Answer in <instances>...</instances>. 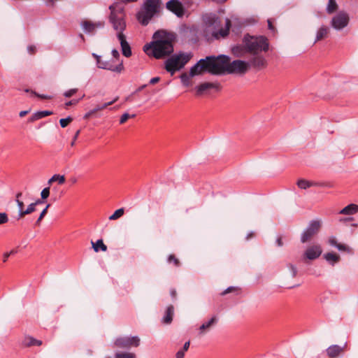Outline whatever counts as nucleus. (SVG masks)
Instances as JSON below:
<instances>
[{
    "instance_id": "nucleus-1",
    "label": "nucleus",
    "mask_w": 358,
    "mask_h": 358,
    "mask_svg": "<svg viewBox=\"0 0 358 358\" xmlns=\"http://www.w3.org/2000/svg\"><path fill=\"white\" fill-rule=\"evenodd\" d=\"M109 9L110 10L109 22L117 31V37L120 43L122 55L129 57L132 54L131 49L123 34L126 29L124 8L120 3H114L109 6Z\"/></svg>"
},
{
    "instance_id": "nucleus-2",
    "label": "nucleus",
    "mask_w": 358,
    "mask_h": 358,
    "mask_svg": "<svg viewBox=\"0 0 358 358\" xmlns=\"http://www.w3.org/2000/svg\"><path fill=\"white\" fill-rule=\"evenodd\" d=\"M152 38V42L145 44L143 47L146 54H152L156 59H162L173 52V35L164 30H158L155 32Z\"/></svg>"
},
{
    "instance_id": "nucleus-3",
    "label": "nucleus",
    "mask_w": 358,
    "mask_h": 358,
    "mask_svg": "<svg viewBox=\"0 0 358 358\" xmlns=\"http://www.w3.org/2000/svg\"><path fill=\"white\" fill-rule=\"evenodd\" d=\"M220 55L217 57L208 56L205 59H201L190 69V76L200 75L203 72H208L212 75H222L224 62Z\"/></svg>"
},
{
    "instance_id": "nucleus-4",
    "label": "nucleus",
    "mask_w": 358,
    "mask_h": 358,
    "mask_svg": "<svg viewBox=\"0 0 358 358\" xmlns=\"http://www.w3.org/2000/svg\"><path fill=\"white\" fill-rule=\"evenodd\" d=\"M203 22L206 29L212 30V37L214 39L219 40L226 38L229 34L231 26V20L229 18L225 19V26L222 27V22L220 17L214 13H206L203 16Z\"/></svg>"
},
{
    "instance_id": "nucleus-5",
    "label": "nucleus",
    "mask_w": 358,
    "mask_h": 358,
    "mask_svg": "<svg viewBox=\"0 0 358 358\" xmlns=\"http://www.w3.org/2000/svg\"><path fill=\"white\" fill-rule=\"evenodd\" d=\"M243 43L247 45L248 51L252 55L266 52L269 49L268 40L264 36H251L247 34L243 38Z\"/></svg>"
},
{
    "instance_id": "nucleus-6",
    "label": "nucleus",
    "mask_w": 358,
    "mask_h": 358,
    "mask_svg": "<svg viewBox=\"0 0 358 358\" xmlns=\"http://www.w3.org/2000/svg\"><path fill=\"white\" fill-rule=\"evenodd\" d=\"M161 0H145L141 10L136 14L139 22L146 26L157 14L160 8Z\"/></svg>"
},
{
    "instance_id": "nucleus-7",
    "label": "nucleus",
    "mask_w": 358,
    "mask_h": 358,
    "mask_svg": "<svg viewBox=\"0 0 358 358\" xmlns=\"http://www.w3.org/2000/svg\"><path fill=\"white\" fill-rule=\"evenodd\" d=\"M222 64V75L224 74H245L249 69V63L243 60H234L230 62V57L223 55L221 57Z\"/></svg>"
},
{
    "instance_id": "nucleus-8",
    "label": "nucleus",
    "mask_w": 358,
    "mask_h": 358,
    "mask_svg": "<svg viewBox=\"0 0 358 358\" xmlns=\"http://www.w3.org/2000/svg\"><path fill=\"white\" fill-rule=\"evenodd\" d=\"M191 57V53L180 52L179 54H174L165 62V69L171 74H173L176 71L183 68L190 60Z\"/></svg>"
},
{
    "instance_id": "nucleus-9",
    "label": "nucleus",
    "mask_w": 358,
    "mask_h": 358,
    "mask_svg": "<svg viewBox=\"0 0 358 358\" xmlns=\"http://www.w3.org/2000/svg\"><path fill=\"white\" fill-rule=\"evenodd\" d=\"M322 227L320 220H311L306 229L303 231L301 236V242L302 243L310 241L315 235L318 234Z\"/></svg>"
},
{
    "instance_id": "nucleus-10",
    "label": "nucleus",
    "mask_w": 358,
    "mask_h": 358,
    "mask_svg": "<svg viewBox=\"0 0 358 358\" xmlns=\"http://www.w3.org/2000/svg\"><path fill=\"white\" fill-rule=\"evenodd\" d=\"M114 345L120 348L129 349L131 347H138L140 345V338L138 336H124L117 338Z\"/></svg>"
},
{
    "instance_id": "nucleus-11",
    "label": "nucleus",
    "mask_w": 358,
    "mask_h": 358,
    "mask_svg": "<svg viewBox=\"0 0 358 358\" xmlns=\"http://www.w3.org/2000/svg\"><path fill=\"white\" fill-rule=\"evenodd\" d=\"M349 20L348 14L344 11H340L332 17L331 25L336 30H341L348 26Z\"/></svg>"
},
{
    "instance_id": "nucleus-12",
    "label": "nucleus",
    "mask_w": 358,
    "mask_h": 358,
    "mask_svg": "<svg viewBox=\"0 0 358 358\" xmlns=\"http://www.w3.org/2000/svg\"><path fill=\"white\" fill-rule=\"evenodd\" d=\"M97 67L102 69L108 70L113 72L120 73L124 69L122 61L118 64H114V60L103 61L101 59L96 64Z\"/></svg>"
},
{
    "instance_id": "nucleus-13",
    "label": "nucleus",
    "mask_w": 358,
    "mask_h": 358,
    "mask_svg": "<svg viewBox=\"0 0 358 358\" xmlns=\"http://www.w3.org/2000/svg\"><path fill=\"white\" fill-rule=\"evenodd\" d=\"M166 8L178 17H182L184 15V8L182 3L178 0H170L166 3Z\"/></svg>"
},
{
    "instance_id": "nucleus-14",
    "label": "nucleus",
    "mask_w": 358,
    "mask_h": 358,
    "mask_svg": "<svg viewBox=\"0 0 358 358\" xmlns=\"http://www.w3.org/2000/svg\"><path fill=\"white\" fill-rule=\"evenodd\" d=\"M322 252V248L320 245H314L308 247L305 251L303 256L304 258L314 260L318 258Z\"/></svg>"
},
{
    "instance_id": "nucleus-15",
    "label": "nucleus",
    "mask_w": 358,
    "mask_h": 358,
    "mask_svg": "<svg viewBox=\"0 0 358 358\" xmlns=\"http://www.w3.org/2000/svg\"><path fill=\"white\" fill-rule=\"evenodd\" d=\"M220 88H221L220 84L218 83L206 82V83H201V85H198L196 87V95L200 96V95L203 94L205 92H206L210 89H215L217 91H218L220 90Z\"/></svg>"
},
{
    "instance_id": "nucleus-16",
    "label": "nucleus",
    "mask_w": 358,
    "mask_h": 358,
    "mask_svg": "<svg viewBox=\"0 0 358 358\" xmlns=\"http://www.w3.org/2000/svg\"><path fill=\"white\" fill-rule=\"evenodd\" d=\"M248 62L249 63V67L252 66V67L259 69L264 68L266 66V59L264 56L259 54L252 55V57Z\"/></svg>"
},
{
    "instance_id": "nucleus-17",
    "label": "nucleus",
    "mask_w": 358,
    "mask_h": 358,
    "mask_svg": "<svg viewBox=\"0 0 358 358\" xmlns=\"http://www.w3.org/2000/svg\"><path fill=\"white\" fill-rule=\"evenodd\" d=\"M231 52L236 57H242L247 53H249V51H248L247 45L242 42V44H237L233 46L231 48Z\"/></svg>"
},
{
    "instance_id": "nucleus-18",
    "label": "nucleus",
    "mask_w": 358,
    "mask_h": 358,
    "mask_svg": "<svg viewBox=\"0 0 358 358\" xmlns=\"http://www.w3.org/2000/svg\"><path fill=\"white\" fill-rule=\"evenodd\" d=\"M343 348L338 345H333L327 349V354L330 358H336L343 352Z\"/></svg>"
},
{
    "instance_id": "nucleus-19",
    "label": "nucleus",
    "mask_w": 358,
    "mask_h": 358,
    "mask_svg": "<svg viewBox=\"0 0 358 358\" xmlns=\"http://www.w3.org/2000/svg\"><path fill=\"white\" fill-rule=\"evenodd\" d=\"M22 345L23 347H31L34 345L40 346L42 345V341L40 340H37L30 336H27L24 338Z\"/></svg>"
},
{
    "instance_id": "nucleus-20",
    "label": "nucleus",
    "mask_w": 358,
    "mask_h": 358,
    "mask_svg": "<svg viewBox=\"0 0 358 358\" xmlns=\"http://www.w3.org/2000/svg\"><path fill=\"white\" fill-rule=\"evenodd\" d=\"M53 113L50 110H41L34 113L28 120L29 122H33L46 116L52 115Z\"/></svg>"
},
{
    "instance_id": "nucleus-21",
    "label": "nucleus",
    "mask_w": 358,
    "mask_h": 358,
    "mask_svg": "<svg viewBox=\"0 0 358 358\" xmlns=\"http://www.w3.org/2000/svg\"><path fill=\"white\" fill-rule=\"evenodd\" d=\"M174 314V307L170 305L167 307L165 315L163 317L162 322L164 324H170L173 320V316Z\"/></svg>"
},
{
    "instance_id": "nucleus-22",
    "label": "nucleus",
    "mask_w": 358,
    "mask_h": 358,
    "mask_svg": "<svg viewBox=\"0 0 358 358\" xmlns=\"http://www.w3.org/2000/svg\"><path fill=\"white\" fill-rule=\"evenodd\" d=\"M297 186L302 189H306L313 186H318L320 185L318 182L307 180L305 179H299L297 181Z\"/></svg>"
},
{
    "instance_id": "nucleus-23",
    "label": "nucleus",
    "mask_w": 358,
    "mask_h": 358,
    "mask_svg": "<svg viewBox=\"0 0 358 358\" xmlns=\"http://www.w3.org/2000/svg\"><path fill=\"white\" fill-rule=\"evenodd\" d=\"M217 322V318L216 316H213L210 318V320H208L206 322H204L200 327H199V334H203L205 331L210 329L213 324H216Z\"/></svg>"
},
{
    "instance_id": "nucleus-24",
    "label": "nucleus",
    "mask_w": 358,
    "mask_h": 358,
    "mask_svg": "<svg viewBox=\"0 0 358 358\" xmlns=\"http://www.w3.org/2000/svg\"><path fill=\"white\" fill-rule=\"evenodd\" d=\"M358 212V206L357 204L351 203L343 208L341 211V214L343 215H354Z\"/></svg>"
},
{
    "instance_id": "nucleus-25",
    "label": "nucleus",
    "mask_w": 358,
    "mask_h": 358,
    "mask_svg": "<svg viewBox=\"0 0 358 358\" xmlns=\"http://www.w3.org/2000/svg\"><path fill=\"white\" fill-rule=\"evenodd\" d=\"M328 34L329 28L326 26H322L317 31L315 42L327 38Z\"/></svg>"
},
{
    "instance_id": "nucleus-26",
    "label": "nucleus",
    "mask_w": 358,
    "mask_h": 358,
    "mask_svg": "<svg viewBox=\"0 0 358 358\" xmlns=\"http://www.w3.org/2000/svg\"><path fill=\"white\" fill-rule=\"evenodd\" d=\"M324 257L328 262L331 263V264H334L340 260L339 255L334 252H327L324 254Z\"/></svg>"
},
{
    "instance_id": "nucleus-27",
    "label": "nucleus",
    "mask_w": 358,
    "mask_h": 358,
    "mask_svg": "<svg viewBox=\"0 0 358 358\" xmlns=\"http://www.w3.org/2000/svg\"><path fill=\"white\" fill-rule=\"evenodd\" d=\"M92 248L95 252H99V250L103 252H106L107 250V246L103 243L102 239H99L96 243L92 242Z\"/></svg>"
},
{
    "instance_id": "nucleus-28",
    "label": "nucleus",
    "mask_w": 358,
    "mask_h": 358,
    "mask_svg": "<svg viewBox=\"0 0 358 358\" xmlns=\"http://www.w3.org/2000/svg\"><path fill=\"white\" fill-rule=\"evenodd\" d=\"M36 210V206L34 203L29 204L27 208L24 210V212H21L20 214H18L17 220H20L24 217L26 215L31 214V213Z\"/></svg>"
},
{
    "instance_id": "nucleus-29",
    "label": "nucleus",
    "mask_w": 358,
    "mask_h": 358,
    "mask_svg": "<svg viewBox=\"0 0 358 358\" xmlns=\"http://www.w3.org/2000/svg\"><path fill=\"white\" fill-rule=\"evenodd\" d=\"M58 182L59 185L64 184L65 182V177L64 176H61L59 174H55L52 176V178L48 180V184H51L53 182Z\"/></svg>"
},
{
    "instance_id": "nucleus-30",
    "label": "nucleus",
    "mask_w": 358,
    "mask_h": 358,
    "mask_svg": "<svg viewBox=\"0 0 358 358\" xmlns=\"http://www.w3.org/2000/svg\"><path fill=\"white\" fill-rule=\"evenodd\" d=\"M83 27L86 32L91 33L96 29V24L90 21H85L83 23Z\"/></svg>"
},
{
    "instance_id": "nucleus-31",
    "label": "nucleus",
    "mask_w": 358,
    "mask_h": 358,
    "mask_svg": "<svg viewBox=\"0 0 358 358\" xmlns=\"http://www.w3.org/2000/svg\"><path fill=\"white\" fill-rule=\"evenodd\" d=\"M338 5L335 0H329L328 5L327 7V11L328 13H333L336 10Z\"/></svg>"
},
{
    "instance_id": "nucleus-32",
    "label": "nucleus",
    "mask_w": 358,
    "mask_h": 358,
    "mask_svg": "<svg viewBox=\"0 0 358 358\" xmlns=\"http://www.w3.org/2000/svg\"><path fill=\"white\" fill-rule=\"evenodd\" d=\"M115 358H136V355L131 352H120L115 354Z\"/></svg>"
},
{
    "instance_id": "nucleus-33",
    "label": "nucleus",
    "mask_w": 358,
    "mask_h": 358,
    "mask_svg": "<svg viewBox=\"0 0 358 358\" xmlns=\"http://www.w3.org/2000/svg\"><path fill=\"white\" fill-rule=\"evenodd\" d=\"M118 99V97H116L115 99H114L113 101H109V102H107V103H105L102 105H97L96 106L95 108H94V110H95V112L96 113L97 111H99V110H103L105 109L106 108H107L108 106L112 105L113 103H114L115 102L117 101V100Z\"/></svg>"
},
{
    "instance_id": "nucleus-34",
    "label": "nucleus",
    "mask_w": 358,
    "mask_h": 358,
    "mask_svg": "<svg viewBox=\"0 0 358 358\" xmlns=\"http://www.w3.org/2000/svg\"><path fill=\"white\" fill-rule=\"evenodd\" d=\"M124 208H119V209L116 210L114 212V213L109 217V220H117V219L120 218V217H122L124 215Z\"/></svg>"
},
{
    "instance_id": "nucleus-35",
    "label": "nucleus",
    "mask_w": 358,
    "mask_h": 358,
    "mask_svg": "<svg viewBox=\"0 0 358 358\" xmlns=\"http://www.w3.org/2000/svg\"><path fill=\"white\" fill-rule=\"evenodd\" d=\"M336 248L339 251L345 252H347L348 254H352L353 253L352 249L351 248H350L349 246L345 245V244L339 243L337 245Z\"/></svg>"
},
{
    "instance_id": "nucleus-36",
    "label": "nucleus",
    "mask_w": 358,
    "mask_h": 358,
    "mask_svg": "<svg viewBox=\"0 0 358 358\" xmlns=\"http://www.w3.org/2000/svg\"><path fill=\"white\" fill-rule=\"evenodd\" d=\"M167 261L169 264H173L176 267L180 265L179 259L174 255H170L168 257Z\"/></svg>"
},
{
    "instance_id": "nucleus-37",
    "label": "nucleus",
    "mask_w": 358,
    "mask_h": 358,
    "mask_svg": "<svg viewBox=\"0 0 358 358\" xmlns=\"http://www.w3.org/2000/svg\"><path fill=\"white\" fill-rule=\"evenodd\" d=\"M192 76H190V73L189 75H187V73H182L181 76H180V79H181V82L182 83L185 85V86H189V84H190V78Z\"/></svg>"
},
{
    "instance_id": "nucleus-38",
    "label": "nucleus",
    "mask_w": 358,
    "mask_h": 358,
    "mask_svg": "<svg viewBox=\"0 0 358 358\" xmlns=\"http://www.w3.org/2000/svg\"><path fill=\"white\" fill-rule=\"evenodd\" d=\"M21 196H22L21 192L17 193L16 195V202H17L18 208H19V213L18 214H20L21 212H24V210H24V203L19 199V198Z\"/></svg>"
},
{
    "instance_id": "nucleus-39",
    "label": "nucleus",
    "mask_w": 358,
    "mask_h": 358,
    "mask_svg": "<svg viewBox=\"0 0 358 358\" xmlns=\"http://www.w3.org/2000/svg\"><path fill=\"white\" fill-rule=\"evenodd\" d=\"M136 117L135 114L129 115V113H124L122 115L120 119V124H122L127 122L129 118H134Z\"/></svg>"
},
{
    "instance_id": "nucleus-40",
    "label": "nucleus",
    "mask_w": 358,
    "mask_h": 358,
    "mask_svg": "<svg viewBox=\"0 0 358 358\" xmlns=\"http://www.w3.org/2000/svg\"><path fill=\"white\" fill-rule=\"evenodd\" d=\"M73 121V118L70 116L66 118H62L59 120L60 125L62 128L66 127L69 123Z\"/></svg>"
},
{
    "instance_id": "nucleus-41",
    "label": "nucleus",
    "mask_w": 358,
    "mask_h": 358,
    "mask_svg": "<svg viewBox=\"0 0 358 358\" xmlns=\"http://www.w3.org/2000/svg\"><path fill=\"white\" fill-rule=\"evenodd\" d=\"M273 21H274L273 19H268L267 22H268V29L271 32H273V34H275L277 32V30L273 25Z\"/></svg>"
},
{
    "instance_id": "nucleus-42",
    "label": "nucleus",
    "mask_w": 358,
    "mask_h": 358,
    "mask_svg": "<svg viewBox=\"0 0 358 358\" xmlns=\"http://www.w3.org/2000/svg\"><path fill=\"white\" fill-rule=\"evenodd\" d=\"M50 196V187H45L41 192L42 199H46Z\"/></svg>"
},
{
    "instance_id": "nucleus-43",
    "label": "nucleus",
    "mask_w": 358,
    "mask_h": 358,
    "mask_svg": "<svg viewBox=\"0 0 358 358\" xmlns=\"http://www.w3.org/2000/svg\"><path fill=\"white\" fill-rule=\"evenodd\" d=\"M77 92H78V89H76V88L71 89L69 90L66 91L64 93V96L65 97L69 98V97H71L72 96H73Z\"/></svg>"
},
{
    "instance_id": "nucleus-44",
    "label": "nucleus",
    "mask_w": 358,
    "mask_h": 358,
    "mask_svg": "<svg viewBox=\"0 0 358 358\" xmlns=\"http://www.w3.org/2000/svg\"><path fill=\"white\" fill-rule=\"evenodd\" d=\"M8 222V217L6 213H0V224L7 223Z\"/></svg>"
},
{
    "instance_id": "nucleus-45",
    "label": "nucleus",
    "mask_w": 358,
    "mask_h": 358,
    "mask_svg": "<svg viewBox=\"0 0 358 358\" xmlns=\"http://www.w3.org/2000/svg\"><path fill=\"white\" fill-rule=\"evenodd\" d=\"M288 267H289V270L292 272V277L295 278L296 276V274H297V269H296V266H294L292 264H288Z\"/></svg>"
},
{
    "instance_id": "nucleus-46",
    "label": "nucleus",
    "mask_w": 358,
    "mask_h": 358,
    "mask_svg": "<svg viewBox=\"0 0 358 358\" xmlns=\"http://www.w3.org/2000/svg\"><path fill=\"white\" fill-rule=\"evenodd\" d=\"M238 289L235 287H229L228 288H227L224 291H223L222 293H221V295L224 296L228 293H230V292H236L237 291Z\"/></svg>"
},
{
    "instance_id": "nucleus-47",
    "label": "nucleus",
    "mask_w": 358,
    "mask_h": 358,
    "mask_svg": "<svg viewBox=\"0 0 358 358\" xmlns=\"http://www.w3.org/2000/svg\"><path fill=\"white\" fill-rule=\"evenodd\" d=\"M27 51L30 55H34L36 52V47L34 45H29L27 47Z\"/></svg>"
},
{
    "instance_id": "nucleus-48",
    "label": "nucleus",
    "mask_w": 358,
    "mask_h": 358,
    "mask_svg": "<svg viewBox=\"0 0 358 358\" xmlns=\"http://www.w3.org/2000/svg\"><path fill=\"white\" fill-rule=\"evenodd\" d=\"M329 243L331 245V246H334V247H337V245L339 244L338 242H337V240L335 237H330L329 239Z\"/></svg>"
},
{
    "instance_id": "nucleus-49",
    "label": "nucleus",
    "mask_w": 358,
    "mask_h": 358,
    "mask_svg": "<svg viewBox=\"0 0 358 358\" xmlns=\"http://www.w3.org/2000/svg\"><path fill=\"white\" fill-rule=\"evenodd\" d=\"M78 101H79V100L72 99L71 101H69L66 102L65 106H66V108H68L70 106L77 104L78 103Z\"/></svg>"
},
{
    "instance_id": "nucleus-50",
    "label": "nucleus",
    "mask_w": 358,
    "mask_h": 358,
    "mask_svg": "<svg viewBox=\"0 0 358 358\" xmlns=\"http://www.w3.org/2000/svg\"><path fill=\"white\" fill-rule=\"evenodd\" d=\"M32 93H33L35 96H38V97H39V98H41V99H51V96H48V95H45V94H37V93H36V92H32Z\"/></svg>"
},
{
    "instance_id": "nucleus-51",
    "label": "nucleus",
    "mask_w": 358,
    "mask_h": 358,
    "mask_svg": "<svg viewBox=\"0 0 358 358\" xmlns=\"http://www.w3.org/2000/svg\"><path fill=\"white\" fill-rule=\"evenodd\" d=\"M111 54L115 59H119L120 53L116 49H113L111 51Z\"/></svg>"
},
{
    "instance_id": "nucleus-52",
    "label": "nucleus",
    "mask_w": 358,
    "mask_h": 358,
    "mask_svg": "<svg viewBox=\"0 0 358 358\" xmlns=\"http://www.w3.org/2000/svg\"><path fill=\"white\" fill-rule=\"evenodd\" d=\"M50 206V204H48L46 206V207L42 210V212L41 213L40 215L41 216V218H43L45 217V215L47 214V212H48V208Z\"/></svg>"
},
{
    "instance_id": "nucleus-53",
    "label": "nucleus",
    "mask_w": 358,
    "mask_h": 358,
    "mask_svg": "<svg viewBox=\"0 0 358 358\" xmlns=\"http://www.w3.org/2000/svg\"><path fill=\"white\" fill-rule=\"evenodd\" d=\"M185 357V352L182 350H178L176 354V358H184Z\"/></svg>"
},
{
    "instance_id": "nucleus-54",
    "label": "nucleus",
    "mask_w": 358,
    "mask_h": 358,
    "mask_svg": "<svg viewBox=\"0 0 358 358\" xmlns=\"http://www.w3.org/2000/svg\"><path fill=\"white\" fill-rule=\"evenodd\" d=\"M159 80H160L159 77H154L150 80L149 83L150 85H155V84L157 83Z\"/></svg>"
},
{
    "instance_id": "nucleus-55",
    "label": "nucleus",
    "mask_w": 358,
    "mask_h": 358,
    "mask_svg": "<svg viewBox=\"0 0 358 358\" xmlns=\"http://www.w3.org/2000/svg\"><path fill=\"white\" fill-rule=\"evenodd\" d=\"M80 130H78V131L76 132V134H75V135H74V136H73V141H72V142H71V146H73V145H74L75 142H76V141L77 140V138H78V136H79V134H80Z\"/></svg>"
},
{
    "instance_id": "nucleus-56",
    "label": "nucleus",
    "mask_w": 358,
    "mask_h": 358,
    "mask_svg": "<svg viewBox=\"0 0 358 358\" xmlns=\"http://www.w3.org/2000/svg\"><path fill=\"white\" fill-rule=\"evenodd\" d=\"M170 295L173 299H176L177 296V292L175 288H171L170 290Z\"/></svg>"
},
{
    "instance_id": "nucleus-57",
    "label": "nucleus",
    "mask_w": 358,
    "mask_h": 358,
    "mask_svg": "<svg viewBox=\"0 0 358 358\" xmlns=\"http://www.w3.org/2000/svg\"><path fill=\"white\" fill-rule=\"evenodd\" d=\"M96 112L95 110L93 109V110H90L89 112H87L85 115H84V118L85 119H88L90 118L93 114H94Z\"/></svg>"
},
{
    "instance_id": "nucleus-58",
    "label": "nucleus",
    "mask_w": 358,
    "mask_h": 358,
    "mask_svg": "<svg viewBox=\"0 0 358 358\" xmlns=\"http://www.w3.org/2000/svg\"><path fill=\"white\" fill-rule=\"evenodd\" d=\"M189 345H190V342L189 341L185 342L184 345H183L182 349H181V350H183L185 352L189 349Z\"/></svg>"
},
{
    "instance_id": "nucleus-59",
    "label": "nucleus",
    "mask_w": 358,
    "mask_h": 358,
    "mask_svg": "<svg viewBox=\"0 0 358 358\" xmlns=\"http://www.w3.org/2000/svg\"><path fill=\"white\" fill-rule=\"evenodd\" d=\"M10 257V254H8V252H5L3 255V262H6L8 257Z\"/></svg>"
},
{
    "instance_id": "nucleus-60",
    "label": "nucleus",
    "mask_w": 358,
    "mask_h": 358,
    "mask_svg": "<svg viewBox=\"0 0 358 358\" xmlns=\"http://www.w3.org/2000/svg\"><path fill=\"white\" fill-rule=\"evenodd\" d=\"M92 55L96 59V64L98 63V61L101 59V56L96 55V53H92Z\"/></svg>"
},
{
    "instance_id": "nucleus-61",
    "label": "nucleus",
    "mask_w": 358,
    "mask_h": 358,
    "mask_svg": "<svg viewBox=\"0 0 358 358\" xmlns=\"http://www.w3.org/2000/svg\"><path fill=\"white\" fill-rule=\"evenodd\" d=\"M276 243L278 245V246L279 247H281L283 245V243H282V238L281 237H278L276 240Z\"/></svg>"
},
{
    "instance_id": "nucleus-62",
    "label": "nucleus",
    "mask_w": 358,
    "mask_h": 358,
    "mask_svg": "<svg viewBox=\"0 0 358 358\" xmlns=\"http://www.w3.org/2000/svg\"><path fill=\"white\" fill-rule=\"evenodd\" d=\"M43 200L44 199H42L41 198V199H38L35 202H34V203L36 206L38 205L43 203H44Z\"/></svg>"
},
{
    "instance_id": "nucleus-63",
    "label": "nucleus",
    "mask_w": 358,
    "mask_h": 358,
    "mask_svg": "<svg viewBox=\"0 0 358 358\" xmlns=\"http://www.w3.org/2000/svg\"><path fill=\"white\" fill-rule=\"evenodd\" d=\"M147 87V85H143L140 86L135 92L134 93H138L141 91H142L143 89H145Z\"/></svg>"
},
{
    "instance_id": "nucleus-64",
    "label": "nucleus",
    "mask_w": 358,
    "mask_h": 358,
    "mask_svg": "<svg viewBox=\"0 0 358 358\" xmlns=\"http://www.w3.org/2000/svg\"><path fill=\"white\" fill-rule=\"evenodd\" d=\"M29 110H22V111H20V113H19V115L20 117H22L24 116H25L27 114L29 113Z\"/></svg>"
}]
</instances>
